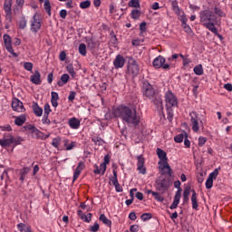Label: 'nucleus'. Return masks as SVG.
Wrapping results in <instances>:
<instances>
[{
  "mask_svg": "<svg viewBox=\"0 0 232 232\" xmlns=\"http://www.w3.org/2000/svg\"><path fill=\"white\" fill-rule=\"evenodd\" d=\"M60 144H61V138L57 137L53 140L52 146H53V148H59Z\"/></svg>",
  "mask_w": 232,
  "mask_h": 232,
  "instance_id": "obj_56",
  "label": "nucleus"
},
{
  "mask_svg": "<svg viewBox=\"0 0 232 232\" xmlns=\"http://www.w3.org/2000/svg\"><path fill=\"white\" fill-rule=\"evenodd\" d=\"M192 193L191 202H192V209H198V202L197 201V192L195 189L190 190Z\"/></svg>",
  "mask_w": 232,
  "mask_h": 232,
  "instance_id": "obj_28",
  "label": "nucleus"
},
{
  "mask_svg": "<svg viewBox=\"0 0 232 232\" xmlns=\"http://www.w3.org/2000/svg\"><path fill=\"white\" fill-rule=\"evenodd\" d=\"M165 102H166V107H169V108H174V106H177V104H179L177 96H175V94L171 91H168L165 93Z\"/></svg>",
  "mask_w": 232,
  "mask_h": 232,
  "instance_id": "obj_9",
  "label": "nucleus"
},
{
  "mask_svg": "<svg viewBox=\"0 0 232 232\" xmlns=\"http://www.w3.org/2000/svg\"><path fill=\"white\" fill-rule=\"evenodd\" d=\"M126 60L124 59V56L118 54L113 62V64L116 70H119V68H122L124 66Z\"/></svg>",
  "mask_w": 232,
  "mask_h": 232,
  "instance_id": "obj_17",
  "label": "nucleus"
},
{
  "mask_svg": "<svg viewBox=\"0 0 232 232\" xmlns=\"http://www.w3.org/2000/svg\"><path fill=\"white\" fill-rule=\"evenodd\" d=\"M180 189L178 190L175 194V197H174V200L172 202V204L170 205V209H177V208H179V204L180 203Z\"/></svg>",
  "mask_w": 232,
  "mask_h": 232,
  "instance_id": "obj_23",
  "label": "nucleus"
},
{
  "mask_svg": "<svg viewBox=\"0 0 232 232\" xmlns=\"http://www.w3.org/2000/svg\"><path fill=\"white\" fill-rule=\"evenodd\" d=\"M94 168L93 173L95 175H104L106 173V165L104 163H101L100 167L95 164Z\"/></svg>",
  "mask_w": 232,
  "mask_h": 232,
  "instance_id": "obj_24",
  "label": "nucleus"
},
{
  "mask_svg": "<svg viewBox=\"0 0 232 232\" xmlns=\"http://www.w3.org/2000/svg\"><path fill=\"white\" fill-rule=\"evenodd\" d=\"M82 169H84V163L82 161H80L73 173V182H75V180L79 179V175H81Z\"/></svg>",
  "mask_w": 232,
  "mask_h": 232,
  "instance_id": "obj_22",
  "label": "nucleus"
},
{
  "mask_svg": "<svg viewBox=\"0 0 232 232\" xmlns=\"http://www.w3.org/2000/svg\"><path fill=\"white\" fill-rule=\"evenodd\" d=\"M169 186H171V181L168 178L160 176L158 179H156V189L157 191H160L161 195L169 189Z\"/></svg>",
  "mask_w": 232,
  "mask_h": 232,
  "instance_id": "obj_5",
  "label": "nucleus"
},
{
  "mask_svg": "<svg viewBox=\"0 0 232 232\" xmlns=\"http://www.w3.org/2000/svg\"><path fill=\"white\" fill-rule=\"evenodd\" d=\"M68 81H70V75L68 74H63L61 76L60 81L57 82V84L61 87V86H64V84L68 83Z\"/></svg>",
  "mask_w": 232,
  "mask_h": 232,
  "instance_id": "obj_32",
  "label": "nucleus"
},
{
  "mask_svg": "<svg viewBox=\"0 0 232 232\" xmlns=\"http://www.w3.org/2000/svg\"><path fill=\"white\" fill-rule=\"evenodd\" d=\"M191 193V187L187 186L183 191V203L188 204L189 202V195Z\"/></svg>",
  "mask_w": 232,
  "mask_h": 232,
  "instance_id": "obj_25",
  "label": "nucleus"
},
{
  "mask_svg": "<svg viewBox=\"0 0 232 232\" xmlns=\"http://www.w3.org/2000/svg\"><path fill=\"white\" fill-rule=\"evenodd\" d=\"M157 155L160 160L163 162V165L160 168L161 175H169V177H173V169H171L169 163H168V154L166 153V151L158 148Z\"/></svg>",
  "mask_w": 232,
  "mask_h": 232,
  "instance_id": "obj_2",
  "label": "nucleus"
},
{
  "mask_svg": "<svg viewBox=\"0 0 232 232\" xmlns=\"http://www.w3.org/2000/svg\"><path fill=\"white\" fill-rule=\"evenodd\" d=\"M200 23L206 24V23H211V21H217L215 14L208 9L200 11L199 13Z\"/></svg>",
  "mask_w": 232,
  "mask_h": 232,
  "instance_id": "obj_8",
  "label": "nucleus"
},
{
  "mask_svg": "<svg viewBox=\"0 0 232 232\" xmlns=\"http://www.w3.org/2000/svg\"><path fill=\"white\" fill-rule=\"evenodd\" d=\"M171 6L176 15H180V14H182V11H180V7H179V2L177 0H173L171 2Z\"/></svg>",
  "mask_w": 232,
  "mask_h": 232,
  "instance_id": "obj_31",
  "label": "nucleus"
},
{
  "mask_svg": "<svg viewBox=\"0 0 232 232\" xmlns=\"http://www.w3.org/2000/svg\"><path fill=\"white\" fill-rule=\"evenodd\" d=\"M128 5L130 8H140V0H130Z\"/></svg>",
  "mask_w": 232,
  "mask_h": 232,
  "instance_id": "obj_40",
  "label": "nucleus"
},
{
  "mask_svg": "<svg viewBox=\"0 0 232 232\" xmlns=\"http://www.w3.org/2000/svg\"><path fill=\"white\" fill-rule=\"evenodd\" d=\"M137 169L141 175H146V167L144 166L146 160L142 155L137 157Z\"/></svg>",
  "mask_w": 232,
  "mask_h": 232,
  "instance_id": "obj_14",
  "label": "nucleus"
},
{
  "mask_svg": "<svg viewBox=\"0 0 232 232\" xmlns=\"http://www.w3.org/2000/svg\"><path fill=\"white\" fill-rule=\"evenodd\" d=\"M12 108L14 111H18V113H23L25 111L24 105H23V102L19 99L13 100Z\"/></svg>",
  "mask_w": 232,
  "mask_h": 232,
  "instance_id": "obj_15",
  "label": "nucleus"
},
{
  "mask_svg": "<svg viewBox=\"0 0 232 232\" xmlns=\"http://www.w3.org/2000/svg\"><path fill=\"white\" fill-rule=\"evenodd\" d=\"M139 72H140L139 63L134 59H130L127 67V73L132 77H137L139 75Z\"/></svg>",
  "mask_w": 232,
  "mask_h": 232,
  "instance_id": "obj_7",
  "label": "nucleus"
},
{
  "mask_svg": "<svg viewBox=\"0 0 232 232\" xmlns=\"http://www.w3.org/2000/svg\"><path fill=\"white\" fill-rule=\"evenodd\" d=\"M26 18L22 17L19 21V28L20 30H24L26 28Z\"/></svg>",
  "mask_w": 232,
  "mask_h": 232,
  "instance_id": "obj_51",
  "label": "nucleus"
},
{
  "mask_svg": "<svg viewBox=\"0 0 232 232\" xmlns=\"http://www.w3.org/2000/svg\"><path fill=\"white\" fill-rule=\"evenodd\" d=\"M208 141V140L204 137H199L198 138V146L200 148H202V146H204V144H206V142Z\"/></svg>",
  "mask_w": 232,
  "mask_h": 232,
  "instance_id": "obj_59",
  "label": "nucleus"
},
{
  "mask_svg": "<svg viewBox=\"0 0 232 232\" xmlns=\"http://www.w3.org/2000/svg\"><path fill=\"white\" fill-rule=\"evenodd\" d=\"M214 12L216 15H218L219 17H226V14L224 13V11L218 7H215Z\"/></svg>",
  "mask_w": 232,
  "mask_h": 232,
  "instance_id": "obj_50",
  "label": "nucleus"
},
{
  "mask_svg": "<svg viewBox=\"0 0 232 232\" xmlns=\"http://www.w3.org/2000/svg\"><path fill=\"white\" fill-rule=\"evenodd\" d=\"M91 5H92V2L90 0H86L80 3V8H82V10H86V8H90Z\"/></svg>",
  "mask_w": 232,
  "mask_h": 232,
  "instance_id": "obj_43",
  "label": "nucleus"
},
{
  "mask_svg": "<svg viewBox=\"0 0 232 232\" xmlns=\"http://www.w3.org/2000/svg\"><path fill=\"white\" fill-rule=\"evenodd\" d=\"M189 117L192 125V131L195 133L198 132V130H200L198 127V114L196 111H192L189 113Z\"/></svg>",
  "mask_w": 232,
  "mask_h": 232,
  "instance_id": "obj_13",
  "label": "nucleus"
},
{
  "mask_svg": "<svg viewBox=\"0 0 232 232\" xmlns=\"http://www.w3.org/2000/svg\"><path fill=\"white\" fill-rule=\"evenodd\" d=\"M142 93L144 97H147L148 99H153L155 95L157 94V91L155 88H153V85L150 83L147 80H142Z\"/></svg>",
  "mask_w": 232,
  "mask_h": 232,
  "instance_id": "obj_6",
  "label": "nucleus"
},
{
  "mask_svg": "<svg viewBox=\"0 0 232 232\" xmlns=\"http://www.w3.org/2000/svg\"><path fill=\"white\" fill-rule=\"evenodd\" d=\"M51 96L52 106H53V108H57V106H59V103L57 102V101H59V93L52 92Z\"/></svg>",
  "mask_w": 232,
  "mask_h": 232,
  "instance_id": "obj_27",
  "label": "nucleus"
},
{
  "mask_svg": "<svg viewBox=\"0 0 232 232\" xmlns=\"http://www.w3.org/2000/svg\"><path fill=\"white\" fill-rule=\"evenodd\" d=\"M112 173H113V176H112L111 180L113 186L115 187V190L118 193H122V187H121V184H119V179H117V172H116V170L113 169Z\"/></svg>",
  "mask_w": 232,
  "mask_h": 232,
  "instance_id": "obj_16",
  "label": "nucleus"
},
{
  "mask_svg": "<svg viewBox=\"0 0 232 232\" xmlns=\"http://www.w3.org/2000/svg\"><path fill=\"white\" fill-rule=\"evenodd\" d=\"M173 107H167V119L171 122L173 121Z\"/></svg>",
  "mask_w": 232,
  "mask_h": 232,
  "instance_id": "obj_42",
  "label": "nucleus"
},
{
  "mask_svg": "<svg viewBox=\"0 0 232 232\" xmlns=\"http://www.w3.org/2000/svg\"><path fill=\"white\" fill-rule=\"evenodd\" d=\"M44 6V10L48 14V15H52V5H50V1L45 0Z\"/></svg>",
  "mask_w": 232,
  "mask_h": 232,
  "instance_id": "obj_41",
  "label": "nucleus"
},
{
  "mask_svg": "<svg viewBox=\"0 0 232 232\" xmlns=\"http://www.w3.org/2000/svg\"><path fill=\"white\" fill-rule=\"evenodd\" d=\"M99 223H94V225L91 227L90 231L97 232L99 231Z\"/></svg>",
  "mask_w": 232,
  "mask_h": 232,
  "instance_id": "obj_62",
  "label": "nucleus"
},
{
  "mask_svg": "<svg viewBox=\"0 0 232 232\" xmlns=\"http://www.w3.org/2000/svg\"><path fill=\"white\" fill-rule=\"evenodd\" d=\"M77 213L78 217H80L82 220H84V222H92V213H89L88 216L84 215L82 210H78Z\"/></svg>",
  "mask_w": 232,
  "mask_h": 232,
  "instance_id": "obj_30",
  "label": "nucleus"
},
{
  "mask_svg": "<svg viewBox=\"0 0 232 232\" xmlns=\"http://www.w3.org/2000/svg\"><path fill=\"white\" fill-rule=\"evenodd\" d=\"M184 31L186 32V34H192L193 31L191 30V27L189 25H188V24H185L182 25Z\"/></svg>",
  "mask_w": 232,
  "mask_h": 232,
  "instance_id": "obj_60",
  "label": "nucleus"
},
{
  "mask_svg": "<svg viewBox=\"0 0 232 232\" xmlns=\"http://www.w3.org/2000/svg\"><path fill=\"white\" fill-rule=\"evenodd\" d=\"M75 95H77V92H71L69 96H68V101H70L71 102H73V101L75 99Z\"/></svg>",
  "mask_w": 232,
  "mask_h": 232,
  "instance_id": "obj_61",
  "label": "nucleus"
},
{
  "mask_svg": "<svg viewBox=\"0 0 232 232\" xmlns=\"http://www.w3.org/2000/svg\"><path fill=\"white\" fill-rule=\"evenodd\" d=\"M130 15L132 19H139L140 17V11L134 9L131 11Z\"/></svg>",
  "mask_w": 232,
  "mask_h": 232,
  "instance_id": "obj_49",
  "label": "nucleus"
},
{
  "mask_svg": "<svg viewBox=\"0 0 232 232\" xmlns=\"http://www.w3.org/2000/svg\"><path fill=\"white\" fill-rule=\"evenodd\" d=\"M153 215H151V213H144L140 216L141 220H143V222H146V220H150V218H152Z\"/></svg>",
  "mask_w": 232,
  "mask_h": 232,
  "instance_id": "obj_54",
  "label": "nucleus"
},
{
  "mask_svg": "<svg viewBox=\"0 0 232 232\" xmlns=\"http://www.w3.org/2000/svg\"><path fill=\"white\" fill-rule=\"evenodd\" d=\"M217 177H218V169H216L213 172H211L208 176V179L214 180L217 179Z\"/></svg>",
  "mask_w": 232,
  "mask_h": 232,
  "instance_id": "obj_57",
  "label": "nucleus"
},
{
  "mask_svg": "<svg viewBox=\"0 0 232 232\" xmlns=\"http://www.w3.org/2000/svg\"><path fill=\"white\" fill-rule=\"evenodd\" d=\"M186 137V133H180L177 136H175L174 140L175 142L180 143L182 140H184V138Z\"/></svg>",
  "mask_w": 232,
  "mask_h": 232,
  "instance_id": "obj_48",
  "label": "nucleus"
},
{
  "mask_svg": "<svg viewBox=\"0 0 232 232\" xmlns=\"http://www.w3.org/2000/svg\"><path fill=\"white\" fill-rule=\"evenodd\" d=\"M130 230V232L139 231V225H131Z\"/></svg>",
  "mask_w": 232,
  "mask_h": 232,
  "instance_id": "obj_64",
  "label": "nucleus"
},
{
  "mask_svg": "<svg viewBox=\"0 0 232 232\" xmlns=\"http://www.w3.org/2000/svg\"><path fill=\"white\" fill-rule=\"evenodd\" d=\"M4 10L5 13L12 12V0H5L4 3Z\"/></svg>",
  "mask_w": 232,
  "mask_h": 232,
  "instance_id": "obj_38",
  "label": "nucleus"
},
{
  "mask_svg": "<svg viewBox=\"0 0 232 232\" xmlns=\"http://www.w3.org/2000/svg\"><path fill=\"white\" fill-rule=\"evenodd\" d=\"M79 53L83 56L86 55V44H80Z\"/></svg>",
  "mask_w": 232,
  "mask_h": 232,
  "instance_id": "obj_47",
  "label": "nucleus"
},
{
  "mask_svg": "<svg viewBox=\"0 0 232 232\" xmlns=\"http://www.w3.org/2000/svg\"><path fill=\"white\" fill-rule=\"evenodd\" d=\"M152 196L154 197L155 200L158 202H164V197L160 195L159 192H152Z\"/></svg>",
  "mask_w": 232,
  "mask_h": 232,
  "instance_id": "obj_46",
  "label": "nucleus"
},
{
  "mask_svg": "<svg viewBox=\"0 0 232 232\" xmlns=\"http://www.w3.org/2000/svg\"><path fill=\"white\" fill-rule=\"evenodd\" d=\"M205 186L207 189H211L213 188V179H211V178H208Z\"/></svg>",
  "mask_w": 232,
  "mask_h": 232,
  "instance_id": "obj_58",
  "label": "nucleus"
},
{
  "mask_svg": "<svg viewBox=\"0 0 232 232\" xmlns=\"http://www.w3.org/2000/svg\"><path fill=\"white\" fill-rule=\"evenodd\" d=\"M100 220L101 222L104 223L105 226H108V227H111V220L108 219L104 214L100 215Z\"/></svg>",
  "mask_w": 232,
  "mask_h": 232,
  "instance_id": "obj_37",
  "label": "nucleus"
},
{
  "mask_svg": "<svg viewBox=\"0 0 232 232\" xmlns=\"http://www.w3.org/2000/svg\"><path fill=\"white\" fill-rule=\"evenodd\" d=\"M87 43V48L89 50H95V48H97V42L93 41V38H89L86 40Z\"/></svg>",
  "mask_w": 232,
  "mask_h": 232,
  "instance_id": "obj_34",
  "label": "nucleus"
},
{
  "mask_svg": "<svg viewBox=\"0 0 232 232\" xmlns=\"http://www.w3.org/2000/svg\"><path fill=\"white\" fill-rule=\"evenodd\" d=\"M66 70L70 73V75H72V77H75V70L73 69V65L72 63L67 64Z\"/></svg>",
  "mask_w": 232,
  "mask_h": 232,
  "instance_id": "obj_45",
  "label": "nucleus"
},
{
  "mask_svg": "<svg viewBox=\"0 0 232 232\" xmlns=\"http://www.w3.org/2000/svg\"><path fill=\"white\" fill-rule=\"evenodd\" d=\"M44 115H45V117L47 115H50V113L52 112V109L50 108V104L49 103H46L44 107Z\"/></svg>",
  "mask_w": 232,
  "mask_h": 232,
  "instance_id": "obj_55",
  "label": "nucleus"
},
{
  "mask_svg": "<svg viewBox=\"0 0 232 232\" xmlns=\"http://www.w3.org/2000/svg\"><path fill=\"white\" fill-rule=\"evenodd\" d=\"M21 142H23V139L21 137L15 138L12 134L6 133L4 135V139L0 140V146H2V148H10L12 144H14V146H19Z\"/></svg>",
  "mask_w": 232,
  "mask_h": 232,
  "instance_id": "obj_3",
  "label": "nucleus"
},
{
  "mask_svg": "<svg viewBox=\"0 0 232 232\" xmlns=\"http://www.w3.org/2000/svg\"><path fill=\"white\" fill-rule=\"evenodd\" d=\"M152 102L156 108L160 110H164V107L162 106V97L159 94H155V96L152 98Z\"/></svg>",
  "mask_w": 232,
  "mask_h": 232,
  "instance_id": "obj_21",
  "label": "nucleus"
},
{
  "mask_svg": "<svg viewBox=\"0 0 232 232\" xmlns=\"http://www.w3.org/2000/svg\"><path fill=\"white\" fill-rule=\"evenodd\" d=\"M92 140L96 146H102L104 144V140H102L101 137H93Z\"/></svg>",
  "mask_w": 232,
  "mask_h": 232,
  "instance_id": "obj_44",
  "label": "nucleus"
},
{
  "mask_svg": "<svg viewBox=\"0 0 232 232\" xmlns=\"http://www.w3.org/2000/svg\"><path fill=\"white\" fill-rule=\"evenodd\" d=\"M68 124H69L70 128H72V130H79V128L81 126V121H79V119H77L75 117H72V118L69 119Z\"/></svg>",
  "mask_w": 232,
  "mask_h": 232,
  "instance_id": "obj_18",
  "label": "nucleus"
},
{
  "mask_svg": "<svg viewBox=\"0 0 232 232\" xmlns=\"http://www.w3.org/2000/svg\"><path fill=\"white\" fill-rule=\"evenodd\" d=\"M30 173V168L24 167L20 170V180L21 182H24V179H26V175Z\"/></svg>",
  "mask_w": 232,
  "mask_h": 232,
  "instance_id": "obj_33",
  "label": "nucleus"
},
{
  "mask_svg": "<svg viewBox=\"0 0 232 232\" xmlns=\"http://www.w3.org/2000/svg\"><path fill=\"white\" fill-rule=\"evenodd\" d=\"M30 81L33 82V84H41L43 82L41 80V72H39V71H35L34 73L31 75Z\"/></svg>",
  "mask_w": 232,
  "mask_h": 232,
  "instance_id": "obj_19",
  "label": "nucleus"
},
{
  "mask_svg": "<svg viewBox=\"0 0 232 232\" xmlns=\"http://www.w3.org/2000/svg\"><path fill=\"white\" fill-rule=\"evenodd\" d=\"M194 73L196 75H203L204 74V69L202 68V64H198L194 67Z\"/></svg>",
  "mask_w": 232,
  "mask_h": 232,
  "instance_id": "obj_39",
  "label": "nucleus"
},
{
  "mask_svg": "<svg viewBox=\"0 0 232 232\" xmlns=\"http://www.w3.org/2000/svg\"><path fill=\"white\" fill-rule=\"evenodd\" d=\"M33 111L36 117H42L43 116V108L39 107V104L37 102L33 103Z\"/></svg>",
  "mask_w": 232,
  "mask_h": 232,
  "instance_id": "obj_26",
  "label": "nucleus"
},
{
  "mask_svg": "<svg viewBox=\"0 0 232 232\" xmlns=\"http://www.w3.org/2000/svg\"><path fill=\"white\" fill-rule=\"evenodd\" d=\"M203 26L212 32V34H215V35H218V30L215 27V21L207 22L203 24Z\"/></svg>",
  "mask_w": 232,
  "mask_h": 232,
  "instance_id": "obj_20",
  "label": "nucleus"
},
{
  "mask_svg": "<svg viewBox=\"0 0 232 232\" xmlns=\"http://www.w3.org/2000/svg\"><path fill=\"white\" fill-rule=\"evenodd\" d=\"M41 26H43L41 19H39V14L35 13L31 20L30 31L33 34H37L41 30Z\"/></svg>",
  "mask_w": 232,
  "mask_h": 232,
  "instance_id": "obj_10",
  "label": "nucleus"
},
{
  "mask_svg": "<svg viewBox=\"0 0 232 232\" xmlns=\"http://www.w3.org/2000/svg\"><path fill=\"white\" fill-rule=\"evenodd\" d=\"M3 39L5 47L7 52H9V53H12L13 57H18L19 55L15 52H14V47H12V37H10V35L8 34H5L3 36Z\"/></svg>",
  "mask_w": 232,
  "mask_h": 232,
  "instance_id": "obj_11",
  "label": "nucleus"
},
{
  "mask_svg": "<svg viewBox=\"0 0 232 232\" xmlns=\"http://www.w3.org/2000/svg\"><path fill=\"white\" fill-rule=\"evenodd\" d=\"M164 63H166V59L163 56L160 55L154 59L152 64L156 69L163 68V70H169V64H164Z\"/></svg>",
  "mask_w": 232,
  "mask_h": 232,
  "instance_id": "obj_12",
  "label": "nucleus"
},
{
  "mask_svg": "<svg viewBox=\"0 0 232 232\" xmlns=\"http://www.w3.org/2000/svg\"><path fill=\"white\" fill-rule=\"evenodd\" d=\"M5 20L8 21V23H12V11L5 13Z\"/></svg>",
  "mask_w": 232,
  "mask_h": 232,
  "instance_id": "obj_63",
  "label": "nucleus"
},
{
  "mask_svg": "<svg viewBox=\"0 0 232 232\" xmlns=\"http://www.w3.org/2000/svg\"><path fill=\"white\" fill-rule=\"evenodd\" d=\"M63 146H64V148H66L67 151H70V150H73V148H75V142L72 141L70 143L69 140H64Z\"/></svg>",
  "mask_w": 232,
  "mask_h": 232,
  "instance_id": "obj_35",
  "label": "nucleus"
},
{
  "mask_svg": "<svg viewBox=\"0 0 232 232\" xmlns=\"http://www.w3.org/2000/svg\"><path fill=\"white\" fill-rule=\"evenodd\" d=\"M24 70H27V72H32V70H34V63L30 62H25L24 63Z\"/></svg>",
  "mask_w": 232,
  "mask_h": 232,
  "instance_id": "obj_53",
  "label": "nucleus"
},
{
  "mask_svg": "<svg viewBox=\"0 0 232 232\" xmlns=\"http://www.w3.org/2000/svg\"><path fill=\"white\" fill-rule=\"evenodd\" d=\"M17 228L21 232H32V229L30 228V227L26 226L24 223H19L17 225Z\"/></svg>",
  "mask_w": 232,
  "mask_h": 232,
  "instance_id": "obj_36",
  "label": "nucleus"
},
{
  "mask_svg": "<svg viewBox=\"0 0 232 232\" xmlns=\"http://www.w3.org/2000/svg\"><path fill=\"white\" fill-rule=\"evenodd\" d=\"M24 122H26V115L22 114L20 116L15 117L14 124H16V126H23Z\"/></svg>",
  "mask_w": 232,
  "mask_h": 232,
  "instance_id": "obj_29",
  "label": "nucleus"
},
{
  "mask_svg": "<svg viewBox=\"0 0 232 232\" xmlns=\"http://www.w3.org/2000/svg\"><path fill=\"white\" fill-rule=\"evenodd\" d=\"M24 129L27 131H30L31 136L33 139H37L40 140H46L50 137V134L44 135V132L41 131L39 129H37L34 125L29 124L24 126Z\"/></svg>",
  "mask_w": 232,
  "mask_h": 232,
  "instance_id": "obj_4",
  "label": "nucleus"
},
{
  "mask_svg": "<svg viewBox=\"0 0 232 232\" xmlns=\"http://www.w3.org/2000/svg\"><path fill=\"white\" fill-rule=\"evenodd\" d=\"M179 15V21H181L182 25L186 24L188 23V18L186 17V14H184V12H181L180 14Z\"/></svg>",
  "mask_w": 232,
  "mask_h": 232,
  "instance_id": "obj_52",
  "label": "nucleus"
},
{
  "mask_svg": "<svg viewBox=\"0 0 232 232\" xmlns=\"http://www.w3.org/2000/svg\"><path fill=\"white\" fill-rule=\"evenodd\" d=\"M114 117H118L126 122V124H131V126H139L140 122V116L137 114L136 109H131L130 107L120 105L113 111Z\"/></svg>",
  "mask_w": 232,
  "mask_h": 232,
  "instance_id": "obj_1",
  "label": "nucleus"
}]
</instances>
